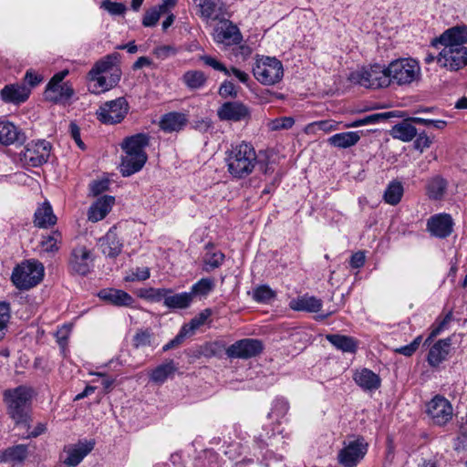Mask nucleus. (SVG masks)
<instances>
[{
    "label": "nucleus",
    "mask_w": 467,
    "mask_h": 467,
    "mask_svg": "<svg viewBox=\"0 0 467 467\" xmlns=\"http://www.w3.org/2000/svg\"><path fill=\"white\" fill-rule=\"evenodd\" d=\"M120 54L113 52L98 60L88 72L90 92L99 94L116 87L121 78Z\"/></svg>",
    "instance_id": "2"
},
{
    "label": "nucleus",
    "mask_w": 467,
    "mask_h": 467,
    "mask_svg": "<svg viewBox=\"0 0 467 467\" xmlns=\"http://www.w3.org/2000/svg\"><path fill=\"white\" fill-rule=\"evenodd\" d=\"M393 116H394V112L388 111V112H382V113H374V114L366 116V119H367L368 125H369V124H375V123L385 121Z\"/></svg>",
    "instance_id": "59"
},
{
    "label": "nucleus",
    "mask_w": 467,
    "mask_h": 467,
    "mask_svg": "<svg viewBox=\"0 0 467 467\" xmlns=\"http://www.w3.org/2000/svg\"><path fill=\"white\" fill-rule=\"evenodd\" d=\"M218 118L225 121H247L251 119L250 109L240 101H227L217 109Z\"/></svg>",
    "instance_id": "15"
},
{
    "label": "nucleus",
    "mask_w": 467,
    "mask_h": 467,
    "mask_svg": "<svg viewBox=\"0 0 467 467\" xmlns=\"http://www.w3.org/2000/svg\"><path fill=\"white\" fill-rule=\"evenodd\" d=\"M253 73L260 83L271 86L281 81L284 76V67L282 62L277 58L263 57L256 61Z\"/></svg>",
    "instance_id": "6"
},
{
    "label": "nucleus",
    "mask_w": 467,
    "mask_h": 467,
    "mask_svg": "<svg viewBox=\"0 0 467 467\" xmlns=\"http://www.w3.org/2000/svg\"><path fill=\"white\" fill-rule=\"evenodd\" d=\"M161 10H157L156 8H152L150 10H148L144 17L142 19V25L144 26H153L157 24V22L160 19L161 16Z\"/></svg>",
    "instance_id": "57"
},
{
    "label": "nucleus",
    "mask_w": 467,
    "mask_h": 467,
    "mask_svg": "<svg viewBox=\"0 0 467 467\" xmlns=\"http://www.w3.org/2000/svg\"><path fill=\"white\" fill-rule=\"evenodd\" d=\"M447 183L440 177L432 179L428 184V194L431 199L439 200L443 196Z\"/></svg>",
    "instance_id": "45"
},
{
    "label": "nucleus",
    "mask_w": 467,
    "mask_h": 467,
    "mask_svg": "<svg viewBox=\"0 0 467 467\" xmlns=\"http://www.w3.org/2000/svg\"><path fill=\"white\" fill-rule=\"evenodd\" d=\"M388 72L390 84L403 86L409 85L419 78L420 67L413 58H399L389 64Z\"/></svg>",
    "instance_id": "5"
},
{
    "label": "nucleus",
    "mask_w": 467,
    "mask_h": 467,
    "mask_svg": "<svg viewBox=\"0 0 467 467\" xmlns=\"http://www.w3.org/2000/svg\"><path fill=\"white\" fill-rule=\"evenodd\" d=\"M295 124L292 117H281L272 119L268 122L267 127L270 130H288Z\"/></svg>",
    "instance_id": "47"
},
{
    "label": "nucleus",
    "mask_w": 467,
    "mask_h": 467,
    "mask_svg": "<svg viewBox=\"0 0 467 467\" xmlns=\"http://www.w3.org/2000/svg\"><path fill=\"white\" fill-rule=\"evenodd\" d=\"M360 140L358 131H346L337 133L328 138V143L338 149H348L356 145Z\"/></svg>",
    "instance_id": "34"
},
{
    "label": "nucleus",
    "mask_w": 467,
    "mask_h": 467,
    "mask_svg": "<svg viewBox=\"0 0 467 467\" xmlns=\"http://www.w3.org/2000/svg\"><path fill=\"white\" fill-rule=\"evenodd\" d=\"M98 296L101 300L118 306H130L134 302L132 296L127 292L113 288L102 289Z\"/></svg>",
    "instance_id": "23"
},
{
    "label": "nucleus",
    "mask_w": 467,
    "mask_h": 467,
    "mask_svg": "<svg viewBox=\"0 0 467 467\" xmlns=\"http://www.w3.org/2000/svg\"><path fill=\"white\" fill-rule=\"evenodd\" d=\"M211 316L212 310L210 308H205L184 326L188 327V330L191 332V334H193L194 331L202 327Z\"/></svg>",
    "instance_id": "46"
},
{
    "label": "nucleus",
    "mask_w": 467,
    "mask_h": 467,
    "mask_svg": "<svg viewBox=\"0 0 467 467\" xmlns=\"http://www.w3.org/2000/svg\"><path fill=\"white\" fill-rule=\"evenodd\" d=\"M205 248L207 252L202 259V270L205 272H211L222 265L224 261V254L221 251H213V244H208Z\"/></svg>",
    "instance_id": "37"
},
{
    "label": "nucleus",
    "mask_w": 467,
    "mask_h": 467,
    "mask_svg": "<svg viewBox=\"0 0 467 467\" xmlns=\"http://www.w3.org/2000/svg\"><path fill=\"white\" fill-rule=\"evenodd\" d=\"M219 95L223 99L233 98L235 99L237 97V91L235 89V86L233 82L225 80L223 81L218 90Z\"/></svg>",
    "instance_id": "56"
},
{
    "label": "nucleus",
    "mask_w": 467,
    "mask_h": 467,
    "mask_svg": "<svg viewBox=\"0 0 467 467\" xmlns=\"http://www.w3.org/2000/svg\"><path fill=\"white\" fill-rule=\"evenodd\" d=\"M290 307L296 311L317 313L322 308V300L308 295L298 296L290 302Z\"/></svg>",
    "instance_id": "31"
},
{
    "label": "nucleus",
    "mask_w": 467,
    "mask_h": 467,
    "mask_svg": "<svg viewBox=\"0 0 467 467\" xmlns=\"http://www.w3.org/2000/svg\"><path fill=\"white\" fill-rule=\"evenodd\" d=\"M327 340L337 349L346 353H356L358 340L352 337L339 334H329L326 336Z\"/></svg>",
    "instance_id": "33"
},
{
    "label": "nucleus",
    "mask_w": 467,
    "mask_h": 467,
    "mask_svg": "<svg viewBox=\"0 0 467 467\" xmlns=\"http://www.w3.org/2000/svg\"><path fill=\"white\" fill-rule=\"evenodd\" d=\"M354 379L356 383L366 390L377 389L380 386V379L373 371L363 368L355 374Z\"/></svg>",
    "instance_id": "35"
},
{
    "label": "nucleus",
    "mask_w": 467,
    "mask_h": 467,
    "mask_svg": "<svg viewBox=\"0 0 467 467\" xmlns=\"http://www.w3.org/2000/svg\"><path fill=\"white\" fill-rule=\"evenodd\" d=\"M186 115L181 112H169L160 120V128L165 132H178L187 124Z\"/></svg>",
    "instance_id": "24"
},
{
    "label": "nucleus",
    "mask_w": 467,
    "mask_h": 467,
    "mask_svg": "<svg viewBox=\"0 0 467 467\" xmlns=\"http://www.w3.org/2000/svg\"><path fill=\"white\" fill-rule=\"evenodd\" d=\"M109 188V181L101 180L95 181L90 184V192L94 196L99 195L100 193L107 191Z\"/></svg>",
    "instance_id": "60"
},
{
    "label": "nucleus",
    "mask_w": 467,
    "mask_h": 467,
    "mask_svg": "<svg viewBox=\"0 0 467 467\" xmlns=\"http://www.w3.org/2000/svg\"><path fill=\"white\" fill-rule=\"evenodd\" d=\"M275 296L274 292L267 285H260L254 291L253 297L257 302H266Z\"/></svg>",
    "instance_id": "55"
},
{
    "label": "nucleus",
    "mask_w": 467,
    "mask_h": 467,
    "mask_svg": "<svg viewBox=\"0 0 467 467\" xmlns=\"http://www.w3.org/2000/svg\"><path fill=\"white\" fill-rule=\"evenodd\" d=\"M93 261L90 251L84 245H78L71 252L69 267L74 273L86 275L89 273Z\"/></svg>",
    "instance_id": "16"
},
{
    "label": "nucleus",
    "mask_w": 467,
    "mask_h": 467,
    "mask_svg": "<svg viewBox=\"0 0 467 467\" xmlns=\"http://www.w3.org/2000/svg\"><path fill=\"white\" fill-rule=\"evenodd\" d=\"M350 79L361 86L372 88H387L390 85L388 67L379 64L361 71L353 72Z\"/></svg>",
    "instance_id": "7"
},
{
    "label": "nucleus",
    "mask_w": 467,
    "mask_h": 467,
    "mask_svg": "<svg viewBox=\"0 0 467 467\" xmlns=\"http://www.w3.org/2000/svg\"><path fill=\"white\" fill-rule=\"evenodd\" d=\"M147 154L124 153L121 157L120 173L124 177L140 171L147 161Z\"/></svg>",
    "instance_id": "20"
},
{
    "label": "nucleus",
    "mask_w": 467,
    "mask_h": 467,
    "mask_svg": "<svg viewBox=\"0 0 467 467\" xmlns=\"http://www.w3.org/2000/svg\"><path fill=\"white\" fill-rule=\"evenodd\" d=\"M214 288V281L212 278H202L195 283L188 292L193 300L194 296H206Z\"/></svg>",
    "instance_id": "43"
},
{
    "label": "nucleus",
    "mask_w": 467,
    "mask_h": 467,
    "mask_svg": "<svg viewBox=\"0 0 467 467\" xmlns=\"http://www.w3.org/2000/svg\"><path fill=\"white\" fill-rule=\"evenodd\" d=\"M403 195V186L401 184V182H391L385 192H384V201L390 204V205H396L398 204L400 200H401V197Z\"/></svg>",
    "instance_id": "42"
},
{
    "label": "nucleus",
    "mask_w": 467,
    "mask_h": 467,
    "mask_svg": "<svg viewBox=\"0 0 467 467\" xmlns=\"http://www.w3.org/2000/svg\"><path fill=\"white\" fill-rule=\"evenodd\" d=\"M393 138L399 139L402 141H410L417 135V129L408 121H402L396 124L391 130Z\"/></svg>",
    "instance_id": "40"
},
{
    "label": "nucleus",
    "mask_w": 467,
    "mask_h": 467,
    "mask_svg": "<svg viewBox=\"0 0 467 467\" xmlns=\"http://www.w3.org/2000/svg\"><path fill=\"white\" fill-rule=\"evenodd\" d=\"M100 7L108 11L112 16H121L127 10V7L124 4L112 2L110 0L102 1Z\"/></svg>",
    "instance_id": "52"
},
{
    "label": "nucleus",
    "mask_w": 467,
    "mask_h": 467,
    "mask_svg": "<svg viewBox=\"0 0 467 467\" xmlns=\"http://www.w3.org/2000/svg\"><path fill=\"white\" fill-rule=\"evenodd\" d=\"M368 447V444L362 436L344 441L337 455L338 462L345 467H356L367 454Z\"/></svg>",
    "instance_id": "8"
},
{
    "label": "nucleus",
    "mask_w": 467,
    "mask_h": 467,
    "mask_svg": "<svg viewBox=\"0 0 467 467\" xmlns=\"http://www.w3.org/2000/svg\"><path fill=\"white\" fill-rule=\"evenodd\" d=\"M451 345V339L447 337L438 340L431 348L427 358L431 367L436 368L447 358Z\"/></svg>",
    "instance_id": "22"
},
{
    "label": "nucleus",
    "mask_w": 467,
    "mask_h": 467,
    "mask_svg": "<svg viewBox=\"0 0 467 467\" xmlns=\"http://www.w3.org/2000/svg\"><path fill=\"white\" fill-rule=\"evenodd\" d=\"M150 277V270L148 267L138 268L131 275L126 277L127 281L146 280Z\"/></svg>",
    "instance_id": "62"
},
{
    "label": "nucleus",
    "mask_w": 467,
    "mask_h": 467,
    "mask_svg": "<svg viewBox=\"0 0 467 467\" xmlns=\"http://www.w3.org/2000/svg\"><path fill=\"white\" fill-rule=\"evenodd\" d=\"M50 142L41 140L27 143L20 153V160L28 167H39L45 164L50 156Z\"/></svg>",
    "instance_id": "9"
},
{
    "label": "nucleus",
    "mask_w": 467,
    "mask_h": 467,
    "mask_svg": "<svg viewBox=\"0 0 467 467\" xmlns=\"http://www.w3.org/2000/svg\"><path fill=\"white\" fill-rule=\"evenodd\" d=\"M74 90L68 84H47L45 90V98L51 102H61L69 99Z\"/></svg>",
    "instance_id": "30"
},
{
    "label": "nucleus",
    "mask_w": 467,
    "mask_h": 467,
    "mask_svg": "<svg viewBox=\"0 0 467 467\" xmlns=\"http://www.w3.org/2000/svg\"><path fill=\"white\" fill-rule=\"evenodd\" d=\"M95 446L94 441H79L75 445H69L65 448L67 453V458L63 461L67 467H75L78 465L82 460L93 450Z\"/></svg>",
    "instance_id": "18"
},
{
    "label": "nucleus",
    "mask_w": 467,
    "mask_h": 467,
    "mask_svg": "<svg viewBox=\"0 0 467 467\" xmlns=\"http://www.w3.org/2000/svg\"><path fill=\"white\" fill-rule=\"evenodd\" d=\"M114 203V197L104 195L97 200L88 210V220L99 222L106 217Z\"/></svg>",
    "instance_id": "29"
},
{
    "label": "nucleus",
    "mask_w": 467,
    "mask_h": 467,
    "mask_svg": "<svg viewBox=\"0 0 467 467\" xmlns=\"http://www.w3.org/2000/svg\"><path fill=\"white\" fill-rule=\"evenodd\" d=\"M10 319V305L7 302H0V340L4 337L7 323Z\"/></svg>",
    "instance_id": "48"
},
{
    "label": "nucleus",
    "mask_w": 467,
    "mask_h": 467,
    "mask_svg": "<svg viewBox=\"0 0 467 467\" xmlns=\"http://www.w3.org/2000/svg\"><path fill=\"white\" fill-rule=\"evenodd\" d=\"M150 138L145 133H137L133 136L127 137L121 143L124 153H140L147 154L145 148L149 145Z\"/></svg>",
    "instance_id": "26"
},
{
    "label": "nucleus",
    "mask_w": 467,
    "mask_h": 467,
    "mask_svg": "<svg viewBox=\"0 0 467 467\" xmlns=\"http://www.w3.org/2000/svg\"><path fill=\"white\" fill-rule=\"evenodd\" d=\"M152 53L157 58L165 60L169 57L176 56L178 53V48L171 45H163L156 47Z\"/></svg>",
    "instance_id": "50"
},
{
    "label": "nucleus",
    "mask_w": 467,
    "mask_h": 467,
    "mask_svg": "<svg viewBox=\"0 0 467 467\" xmlns=\"http://www.w3.org/2000/svg\"><path fill=\"white\" fill-rule=\"evenodd\" d=\"M182 81L188 88L199 89L205 85L207 77L201 70H188L182 75Z\"/></svg>",
    "instance_id": "41"
},
{
    "label": "nucleus",
    "mask_w": 467,
    "mask_h": 467,
    "mask_svg": "<svg viewBox=\"0 0 467 467\" xmlns=\"http://www.w3.org/2000/svg\"><path fill=\"white\" fill-rule=\"evenodd\" d=\"M365 261H366V256H365L364 252L358 251L352 254L349 264L352 268L358 269L364 265Z\"/></svg>",
    "instance_id": "63"
},
{
    "label": "nucleus",
    "mask_w": 467,
    "mask_h": 467,
    "mask_svg": "<svg viewBox=\"0 0 467 467\" xmlns=\"http://www.w3.org/2000/svg\"><path fill=\"white\" fill-rule=\"evenodd\" d=\"M177 370V367L173 360H169L163 364L156 367L150 373V379L151 381L162 384L170 376Z\"/></svg>",
    "instance_id": "38"
},
{
    "label": "nucleus",
    "mask_w": 467,
    "mask_h": 467,
    "mask_svg": "<svg viewBox=\"0 0 467 467\" xmlns=\"http://www.w3.org/2000/svg\"><path fill=\"white\" fill-rule=\"evenodd\" d=\"M44 265L37 259H27L16 265L10 280L19 291H28L36 286L44 278Z\"/></svg>",
    "instance_id": "4"
},
{
    "label": "nucleus",
    "mask_w": 467,
    "mask_h": 467,
    "mask_svg": "<svg viewBox=\"0 0 467 467\" xmlns=\"http://www.w3.org/2000/svg\"><path fill=\"white\" fill-rule=\"evenodd\" d=\"M62 241V235L60 232L53 231L50 234L44 236L41 241V246L43 250L47 253H55L58 251L60 244Z\"/></svg>",
    "instance_id": "44"
},
{
    "label": "nucleus",
    "mask_w": 467,
    "mask_h": 467,
    "mask_svg": "<svg viewBox=\"0 0 467 467\" xmlns=\"http://www.w3.org/2000/svg\"><path fill=\"white\" fill-rule=\"evenodd\" d=\"M192 302V297L188 292L179 294H166L164 306L171 309H183L190 306Z\"/></svg>",
    "instance_id": "39"
},
{
    "label": "nucleus",
    "mask_w": 467,
    "mask_h": 467,
    "mask_svg": "<svg viewBox=\"0 0 467 467\" xmlns=\"http://www.w3.org/2000/svg\"><path fill=\"white\" fill-rule=\"evenodd\" d=\"M453 221L450 214L439 213L428 219L427 229L432 236L446 238L452 233Z\"/></svg>",
    "instance_id": "17"
},
{
    "label": "nucleus",
    "mask_w": 467,
    "mask_h": 467,
    "mask_svg": "<svg viewBox=\"0 0 467 467\" xmlns=\"http://www.w3.org/2000/svg\"><path fill=\"white\" fill-rule=\"evenodd\" d=\"M151 343V333L150 330H140L133 337V346L136 348L150 346Z\"/></svg>",
    "instance_id": "53"
},
{
    "label": "nucleus",
    "mask_w": 467,
    "mask_h": 467,
    "mask_svg": "<svg viewBox=\"0 0 467 467\" xmlns=\"http://www.w3.org/2000/svg\"><path fill=\"white\" fill-rule=\"evenodd\" d=\"M198 7V14L204 19L215 20L222 11L221 0H194Z\"/></svg>",
    "instance_id": "32"
},
{
    "label": "nucleus",
    "mask_w": 467,
    "mask_h": 467,
    "mask_svg": "<svg viewBox=\"0 0 467 467\" xmlns=\"http://www.w3.org/2000/svg\"><path fill=\"white\" fill-rule=\"evenodd\" d=\"M426 413L438 426H443L452 418L451 402L441 395H436L426 404Z\"/></svg>",
    "instance_id": "11"
},
{
    "label": "nucleus",
    "mask_w": 467,
    "mask_h": 467,
    "mask_svg": "<svg viewBox=\"0 0 467 467\" xmlns=\"http://www.w3.org/2000/svg\"><path fill=\"white\" fill-rule=\"evenodd\" d=\"M69 132H70V136L75 140L77 145L80 149L84 150L85 149V144L81 140V138H80V129H79V127L75 122H70V124H69Z\"/></svg>",
    "instance_id": "61"
},
{
    "label": "nucleus",
    "mask_w": 467,
    "mask_h": 467,
    "mask_svg": "<svg viewBox=\"0 0 467 467\" xmlns=\"http://www.w3.org/2000/svg\"><path fill=\"white\" fill-rule=\"evenodd\" d=\"M30 94V88L24 85H7L1 90V99L7 103L25 102Z\"/></svg>",
    "instance_id": "25"
},
{
    "label": "nucleus",
    "mask_w": 467,
    "mask_h": 467,
    "mask_svg": "<svg viewBox=\"0 0 467 467\" xmlns=\"http://www.w3.org/2000/svg\"><path fill=\"white\" fill-rule=\"evenodd\" d=\"M214 40L219 44L234 45L239 44L242 36L236 26L231 22L224 23L222 26L215 29Z\"/></svg>",
    "instance_id": "21"
},
{
    "label": "nucleus",
    "mask_w": 467,
    "mask_h": 467,
    "mask_svg": "<svg viewBox=\"0 0 467 467\" xmlns=\"http://www.w3.org/2000/svg\"><path fill=\"white\" fill-rule=\"evenodd\" d=\"M99 246L105 255L115 258L121 253L123 244L117 234L113 230H109L107 234L100 239Z\"/></svg>",
    "instance_id": "28"
},
{
    "label": "nucleus",
    "mask_w": 467,
    "mask_h": 467,
    "mask_svg": "<svg viewBox=\"0 0 467 467\" xmlns=\"http://www.w3.org/2000/svg\"><path fill=\"white\" fill-rule=\"evenodd\" d=\"M441 67L457 71L467 66V47H443L437 56Z\"/></svg>",
    "instance_id": "13"
},
{
    "label": "nucleus",
    "mask_w": 467,
    "mask_h": 467,
    "mask_svg": "<svg viewBox=\"0 0 467 467\" xmlns=\"http://www.w3.org/2000/svg\"><path fill=\"white\" fill-rule=\"evenodd\" d=\"M467 43V26H455L445 30L440 36L431 40V46L438 47L439 45L443 47H466Z\"/></svg>",
    "instance_id": "14"
},
{
    "label": "nucleus",
    "mask_w": 467,
    "mask_h": 467,
    "mask_svg": "<svg viewBox=\"0 0 467 467\" xmlns=\"http://www.w3.org/2000/svg\"><path fill=\"white\" fill-rule=\"evenodd\" d=\"M34 217V223L38 228H47L57 223V217L53 213L52 207L48 203L39 207L35 212Z\"/></svg>",
    "instance_id": "36"
},
{
    "label": "nucleus",
    "mask_w": 467,
    "mask_h": 467,
    "mask_svg": "<svg viewBox=\"0 0 467 467\" xmlns=\"http://www.w3.org/2000/svg\"><path fill=\"white\" fill-rule=\"evenodd\" d=\"M225 158L228 171L234 178L242 179L252 173L257 162L254 148L247 142H241L233 146L226 152Z\"/></svg>",
    "instance_id": "3"
},
{
    "label": "nucleus",
    "mask_w": 467,
    "mask_h": 467,
    "mask_svg": "<svg viewBox=\"0 0 467 467\" xmlns=\"http://www.w3.org/2000/svg\"><path fill=\"white\" fill-rule=\"evenodd\" d=\"M452 314L451 312H449L444 318L440 322V324L434 327L431 332L430 333V336L425 341V344L432 340V338L436 337L444 328V327L451 320Z\"/></svg>",
    "instance_id": "58"
},
{
    "label": "nucleus",
    "mask_w": 467,
    "mask_h": 467,
    "mask_svg": "<svg viewBox=\"0 0 467 467\" xmlns=\"http://www.w3.org/2000/svg\"><path fill=\"white\" fill-rule=\"evenodd\" d=\"M431 139L425 133L419 134L418 138L416 139V140L414 142L415 148L421 151L424 149L429 148L431 146Z\"/></svg>",
    "instance_id": "64"
},
{
    "label": "nucleus",
    "mask_w": 467,
    "mask_h": 467,
    "mask_svg": "<svg viewBox=\"0 0 467 467\" xmlns=\"http://www.w3.org/2000/svg\"><path fill=\"white\" fill-rule=\"evenodd\" d=\"M26 136L20 128L10 121H0V143L3 145H23Z\"/></svg>",
    "instance_id": "19"
},
{
    "label": "nucleus",
    "mask_w": 467,
    "mask_h": 467,
    "mask_svg": "<svg viewBox=\"0 0 467 467\" xmlns=\"http://www.w3.org/2000/svg\"><path fill=\"white\" fill-rule=\"evenodd\" d=\"M200 60L202 61L206 66L213 67L214 70L223 72L225 75H230L229 69L216 58L208 56L202 55L200 56Z\"/></svg>",
    "instance_id": "54"
},
{
    "label": "nucleus",
    "mask_w": 467,
    "mask_h": 467,
    "mask_svg": "<svg viewBox=\"0 0 467 467\" xmlns=\"http://www.w3.org/2000/svg\"><path fill=\"white\" fill-rule=\"evenodd\" d=\"M28 456V446L17 444L0 452V462L21 464Z\"/></svg>",
    "instance_id": "27"
},
{
    "label": "nucleus",
    "mask_w": 467,
    "mask_h": 467,
    "mask_svg": "<svg viewBox=\"0 0 467 467\" xmlns=\"http://www.w3.org/2000/svg\"><path fill=\"white\" fill-rule=\"evenodd\" d=\"M337 129V124L332 120H319L315 121L306 126V132L316 131V130H323L325 132H329L331 130H335Z\"/></svg>",
    "instance_id": "49"
},
{
    "label": "nucleus",
    "mask_w": 467,
    "mask_h": 467,
    "mask_svg": "<svg viewBox=\"0 0 467 467\" xmlns=\"http://www.w3.org/2000/svg\"><path fill=\"white\" fill-rule=\"evenodd\" d=\"M171 290L165 289V288H149L146 289L142 294L141 296H143L146 299L159 302L161 299H163V302L165 301L166 294H171Z\"/></svg>",
    "instance_id": "51"
},
{
    "label": "nucleus",
    "mask_w": 467,
    "mask_h": 467,
    "mask_svg": "<svg viewBox=\"0 0 467 467\" xmlns=\"http://www.w3.org/2000/svg\"><path fill=\"white\" fill-rule=\"evenodd\" d=\"M129 106L127 100L120 97L107 101L99 107L96 114L98 119L105 124L119 123L127 115Z\"/></svg>",
    "instance_id": "10"
},
{
    "label": "nucleus",
    "mask_w": 467,
    "mask_h": 467,
    "mask_svg": "<svg viewBox=\"0 0 467 467\" xmlns=\"http://www.w3.org/2000/svg\"><path fill=\"white\" fill-rule=\"evenodd\" d=\"M34 389L26 385L6 389L3 391V401L6 408V414L17 427L27 431L31 427L32 399Z\"/></svg>",
    "instance_id": "1"
},
{
    "label": "nucleus",
    "mask_w": 467,
    "mask_h": 467,
    "mask_svg": "<svg viewBox=\"0 0 467 467\" xmlns=\"http://www.w3.org/2000/svg\"><path fill=\"white\" fill-rule=\"evenodd\" d=\"M264 349L261 340L244 338L229 346L225 353L229 358L248 359L258 356Z\"/></svg>",
    "instance_id": "12"
}]
</instances>
